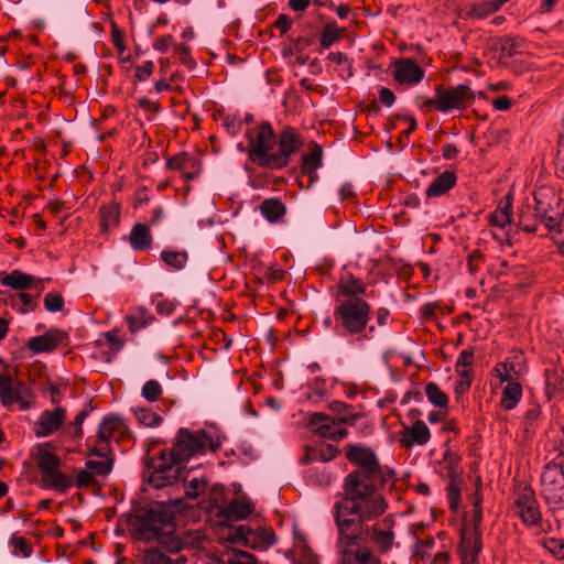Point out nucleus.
<instances>
[{
  "label": "nucleus",
  "instance_id": "6ab92c4d",
  "mask_svg": "<svg viewBox=\"0 0 564 564\" xmlns=\"http://www.w3.org/2000/svg\"><path fill=\"white\" fill-rule=\"evenodd\" d=\"M310 423L315 427V431L323 437L334 441H340L347 435V431L339 422H336L330 416L322 413H314L311 416Z\"/></svg>",
  "mask_w": 564,
  "mask_h": 564
},
{
  "label": "nucleus",
  "instance_id": "20e7f679",
  "mask_svg": "<svg viewBox=\"0 0 564 564\" xmlns=\"http://www.w3.org/2000/svg\"><path fill=\"white\" fill-rule=\"evenodd\" d=\"M543 192L534 194L533 214L536 223H530V214L522 212L519 216V224L527 232H536L543 226L546 234L558 247L561 253L564 254V221H558V213L551 208L550 204L544 200Z\"/></svg>",
  "mask_w": 564,
  "mask_h": 564
},
{
  "label": "nucleus",
  "instance_id": "2f4dec72",
  "mask_svg": "<svg viewBox=\"0 0 564 564\" xmlns=\"http://www.w3.org/2000/svg\"><path fill=\"white\" fill-rule=\"evenodd\" d=\"M42 480L47 487L61 492H65L73 486L72 479L59 470V466L42 473Z\"/></svg>",
  "mask_w": 564,
  "mask_h": 564
},
{
  "label": "nucleus",
  "instance_id": "f704fd0d",
  "mask_svg": "<svg viewBox=\"0 0 564 564\" xmlns=\"http://www.w3.org/2000/svg\"><path fill=\"white\" fill-rule=\"evenodd\" d=\"M522 397V387L519 382L510 381L503 388L502 398H501V406L510 411L519 403Z\"/></svg>",
  "mask_w": 564,
  "mask_h": 564
},
{
  "label": "nucleus",
  "instance_id": "c756f323",
  "mask_svg": "<svg viewBox=\"0 0 564 564\" xmlns=\"http://www.w3.org/2000/svg\"><path fill=\"white\" fill-rule=\"evenodd\" d=\"M154 319V315L144 307H137L124 317L131 333H135L148 327Z\"/></svg>",
  "mask_w": 564,
  "mask_h": 564
},
{
  "label": "nucleus",
  "instance_id": "69168bd1",
  "mask_svg": "<svg viewBox=\"0 0 564 564\" xmlns=\"http://www.w3.org/2000/svg\"><path fill=\"white\" fill-rule=\"evenodd\" d=\"M275 26L282 32V33H285L288 32L291 26H292V21L291 19L285 15V14H281L279 15V18L276 19L275 21Z\"/></svg>",
  "mask_w": 564,
  "mask_h": 564
},
{
  "label": "nucleus",
  "instance_id": "8fccbe9b",
  "mask_svg": "<svg viewBox=\"0 0 564 564\" xmlns=\"http://www.w3.org/2000/svg\"><path fill=\"white\" fill-rule=\"evenodd\" d=\"M492 45L500 48L501 58L511 57L516 53L513 40L510 37H501L494 41Z\"/></svg>",
  "mask_w": 564,
  "mask_h": 564
},
{
  "label": "nucleus",
  "instance_id": "c03bdc74",
  "mask_svg": "<svg viewBox=\"0 0 564 564\" xmlns=\"http://www.w3.org/2000/svg\"><path fill=\"white\" fill-rule=\"evenodd\" d=\"M340 32L341 30L335 23L326 24L321 34V45L328 48L338 41Z\"/></svg>",
  "mask_w": 564,
  "mask_h": 564
},
{
  "label": "nucleus",
  "instance_id": "f8f14e48",
  "mask_svg": "<svg viewBox=\"0 0 564 564\" xmlns=\"http://www.w3.org/2000/svg\"><path fill=\"white\" fill-rule=\"evenodd\" d=\"M514 510L527 525L539 524L542 520L534 491L528 486L517 489L514 494Z\"/></svg>",
  "mask_w": 564,
  "mask_h": 564
},
{
  "label": "nucleus",
  "instance_id": "3c124183",
  "mask_svg": "<svg viewBox=\"0 0 564 564\" xmlns=\"http://www.w3.org/2000/svg\"><path fill=\"white\" fill-rule=\"evenodd\" d=\"M494 372L501 382L509 383L510 381H514L511 377V372H514V366L511 362H499L494 368Z\"/></svg>",
  "mask_w": 564,
  "mask_h": 564
},
{
  "label": "nucleus",
  "instance_id": "f03ea898",
  "mask_svg": "<svg viewBox=\"0 0 564 564\" xmlns=\"http://www.w3.org/2000/svg\"><path fill=\"white\" fill-rule=\"evenodd\" d=\"M173 510L162 503L152 505L140 522V529L148 540H155L159 546L170 553H180L195 547L202 540L197 531L175 530Z\"/></svg>",
  "mask_w": 564,
  "mask_h": 564
},
{
  "label": "nucleus",
  "instance_id": "39448f33",
  "mask_svg": "<svg viewBox=\"0 0 564 564\" xmlns=\"http://www.w3.org/2000/svg\"><path fill=\"white\" fill-rule=\"evenodd\" d=\"M370 316L371 306L364 297H338L334 318L343 334L360 336L366 330Z\"/></svg>",
  "mask_w": 564,
  "mask_h": 564
},
{
  "label": "nucleus",
  "instance_id": "473e14b6",
  "mask_svg": "<svg viewBox=\"0 0 564 564\" xmlns=\"http://www.w3.org/2000/svg\"><path fill=\"white\" fill-rule=\"evenodd\" d=\"M34 457L41 474L56 466H61V459L57 455L48 451L47 444L39 445L35 449Z\"/></svg>",
  "mask_w": 564,
  "mask_h": 564
},
{
  "label": "nucleus",
  "instance_id": "de8ad7c7",
  "mask_svg": "<svg viewBox=\"0 0 564 564\" xmlns=\"http://www.w3.org/2000/svg\"><path fill=\"white\" fill-rule=\"evenodd\" d=\"M474 362V350L464 349L456 361V372H468L471 373V365Z\"/></svg>",
  "mask_w": 564,
  "mask_h": 564
},
{
  "label": "nucleus",
  "instance_id": "09e8293b",
  "mask_svg": "<svg viewBox=\"0 0 564 564\" xmlns=\"http://www.w3.org/2000/svg\"><path fill=\"white\" fill-rule=\"evenodd\" d=\"M162 393V387L156 380H149L142 387V397L150 401H156Z\"/></svg>",
  "mask_w": 564,
  "mask_h": 564
},
{
  "label": "nucleus",
  "instance_id": "dca6fc26",
  "mask_svg": "<svg viewBox=\"0 0 564 564\" xmlns=\"http://www.w3.org/2000/svg\"><path fill=\"white\" fill-rule=\"evenodd\" d=\"M66 419V410L56 406L52 410H44L34 423V433L37 437H46L55 433Z\"/></svg>",
  "mask_w": 564,
  "mask_h": 564
},
{
  "label": "nucleus",
  "instance_id": "e2e57ef3",
  "mask_svg": "<svg viewBox=\"0 0 564 564\" xmlns=\"http://www.w3.org/2000/svg\"><path fill=\"white\" fill-rule=\"evenodd\" d=\"M172 43H173V36L170 34L164 35L162 37L155 39V41L153 43V48L161 53H165Z\"/></svg>",
  "mask_w": 564,
  "mask_h": 564
},
{
  "label": "nucleus",
  "instance_id": "393cba45",
  "mask_svg": "<svg viewBox=\"0 0 564 564\" xmlns=\"http://www.w3.org/2000/svg\"><path fill=\"white\" fill-rule=\"evenodd\" d=\"M253 511V505L245 497L234 499L221 511L226 520L238 521L246 519Z\"/></svg>",
  "mask_w": 564,
  "mask_h": 564
},
{
  "label": "nucleus",
  "instance_id": "338daca9",
  "mask_svg": "<svg viewBox=\"0 0 564 564\" xmlns=\"http://www.w3.org/2000/svg\"><path fill=\"white\" fill-rule=\"evenodd\" d=\"M495 109L505 111L511 107V100L507 96H500L492 101Z\"/></svg>",
  "mask_w": 564,
  "mask_h": 564
},
{
  "label": "nucleus",
  "instance_id": "a18cd8bd",
  "mask_svg": "<svg viewBox=\"0 0 564 564\" xmlns=\"http://www.w3.org/2000/svg\"><path fill=\"white\" fill-rule=\"evenodd\" d=\"M562 388V381L555 370L545 371V393L549 398L554 397L560 392Z\"/></svg>",
  "mask_w": 564,
  "mask_h": 564
},
{
  "label": "nucleus",
  "instance_id": "a19ab883",
  "mask_svg": "<svg viewBox=\"0 0 564 564\" xmlns=\"http://www.w3.org/2000/svg\"><path fill=\"white\" fill-rule=\"evenodd\" d=\"M207 480L204 477H189L184 479L185 492L188 498H197L206 489Z\"/></svg>",
  "mask_w": 564,
  "mask_h": 564
},
{
  "label": "nucleus",
  "instance_id": "bb28decb",
  "mask_svg": "<svg viewBox=\"0 0 564 564\" xmlns=\"http://www.w3.org/2000/svg\"><path fill=\"white\" fill-rule=\"evenodd\" d=\"M456 175L452 171H445L435 177L427 186L425 194L429 198L446 194L455 184Z\"/></svg>",
  "mask_w": 564,
  "mask_h": 564
},
{
  "label": "nucleus",
  "instance_id": "b1692460",
  "mask_svg": "<svg viewBox=\"0 0 564 564\" xmlns=\"http://www.w3.org/2000/svg\"><path fill=\"white\" fill-rule=\"evenodd\" d=\"M85 467L93 471L95 476L108 475L113 467V457L111 452L100 455L96 452V445H94L90 457L85 463Z\"/></svg>",
  "mask_w": 564,
  "mask_h": 564
},
{
  "label": "nucleus",
  "instance_id": "5701e85b",
  "mask_svg": "<svg viewBox=\"0 0 564 564\" xmlns=\"http://www.w3.org/2000/svg\"><path fill=\"white\" fill-rule=\"evenodd\" d=\"M481 550V539L476 535H462L459 545L460 564H478V554Z\"/></svg>",
  "mask_w": 564,
  "mask_h": 564
},
{
  "label": "nucleus",
  "instance_id": "6e6552de",
  "mask_svg": "<svg viewBox=\"0 0 564 564\" xmlns=\"http://www.w3.org/2000/svg\"><path fill=\"white\" fill-rule=\"evenodd\" d=\"M0 402L6 408L18 402L21 410H29L34 405V394L25 382L15 380L10 372H2L0 373Z\"/></svg>",
  "mask_w": 564,
  "mask_h": 564
},
{
  "label": "nucleus",
  "instance_id": "5fc2aeb1",
  "mask_svg": "<svg viewBox=\"0 0 564 564\" xmlns=\"http://www.w3.org/2000/svg\"><path fill=\"white\" fill-rule=\"evenodd\" d=\"M193 163V159L186 154H178L172 158L167 165L173 170H182Z\"/></svg>",
  "mask_w": 564,
  "mask_h": 564
},
{
  "label": "nucleus",
  "instance_id": "c85d7f7f",
  "mask_svg": "<svg viewBox=\"0 0 564 564\" xmlns=\"http://www.w3.org/2000/svg\"><path fill=\"white\" fill-rule=\"evenodd\" d=\"M509 0H484L474 3L465 13V19H486L497 12Z\"/></svg>",
  "mask_w": 564,
  "mask_h": 564
},
{
  "label": "nucleus",
  "instance_id": "aec40b11",
  "mask_svg": "<svg viewBox=\"0 0 564 564\" xmlns=\"http://www.w3.org/2000/svg\"><path fill=\"white\" fill-rule=\"evenodd\" d=\"M63 340V334L59 330L50 329L43 335L31 337L28 343V349L34 354L50 352L54 350Z\"/></svg>",
  "mask_w": 564,
  "mask_h": 564
},
{
  "label": "nucleus",
  "instance_id": "7ed1b4c3",
  "mask_svg": "<svg viewBox=\"0 0 564 564\" xmlns=\"http://www.w3.org/2000/svg\"><path fill=\"white\" fill-rule=\"evenodd\" d=\"M388 479V476L351 471L344 480L345 498L341 502L349 505L361 521H373L388 508L386 499L377 490L378 486Z\"/></svg>",
  "mask_w": 564,
  "mask_h": 564
},
{
  "label": "nucleus",
  "instance_id": "680f3d73",
  "mask_svg": "<svg viewBox=\"0 0 564 564\" xmlns=\"http://www.w3.org/2000/svg\"><path fill=\"white\" fill-rule=\"evenodd\" d=\"M481 520H482V508H478V507L474 508L471 519H470L474 530L469 535L477 534V536H480L479 525L481 523Z\"/></svg>",
  "mask_w": 564,
  "mask_h": 564
},
{
  "label": "nucleus",
  "instance_id": "1a4fd4ad",
  "mask_svg": "<svg viewBox=\"0 0 564 564\" xmlns=\"http://www.w3.org/2000/svg\"><path fill=\"white\" fill-rule=\"evenodd\" d=\"M130 431L122 416L110 414L102 419L97 432V440L95 442L96 452L105 455L111 452L110 442L115 440L119 442L129 437Z\"/></svg>",
  "mask_w": 564,
  "mask_h": 564
},
{
  "label": "nucleus",
  "instance_id": "49530a36",
  "mask_svg": "<svg viewBox=\"0 0 564 564\" xmlns=\"http://www.w3.org/2000/svg\"><path fill=\"white\" fill-rule=\"evenodd\" d=\"M444 464L447 469V476L451 478L453 486L455 481H459L460 469L458 467V458L447 452L444 456Z\"/></svg>",
  "mask_w": 564,
  "mask_h": 564
},
{
  "label": "nucleus",
  "instance_id": "37998d69",
  "mask_svg": "<svg viewBox=\"0 0 564 564\" xmlns=\"http://www.w3.org/2000/svg\"><path fill=\"white\" fill-rule=\"evenodd\" d=\"M161 259L171 268L182 270L185 268L188 256L184 251H163Z\"/></svg>",
  "mask_w": 564,
  "mask_h": 564
},
{
  "label": "nucleus",
  "instance_id": "ddd939ff",
  "mask_svg": "<svg viewBox=\"0 0 564 564\" xmlns=\"http://www.w3.org/2000/svg\"><path fill=\"white\" fill-rule=\"evenodd\" d=\"M346 456L351 463L359 467L356 471H364L366 475L388 476V478H392L393 476L392 470H383L381 468L377 456L368 447L350 445L347 448Z\"/></svg>",
  "mask_w": 564,
  "mask_h": 564
},
{
  "label": "nucleus",
  "instance_id": "864d4df0",
  "mask_svg": "<svg viewBox=\"0 0 564 564\" xmlns=\"http://www.w3.org/2000/svg\"><path fill=\"white\" fill-rule=\"evenodd\" d=\"M459 376V380L455 384V393L457 395L464 394L469 390L471 384V373L468 372H457Z\"/></svg>",
  "mask_w": 564,
  "mask_h": 564
},
{
  "label": "nucleus",
  "instance_id": "4be33fe9",
  "mask_svg": "<svg viewBox=\"0 0 564 564\" xmlns=\"http://www.w3.org/2000/svg\"><path fill=\"white\" fill-rule=\"evenodd\" d=\"M339 564H381L380 560L367 547H348L339 551Z\"/></svg>",
  "mask_w": 564,
  "mask_h": 564
},
{
  "label": "nucleus",
  "instance_id": "423d86ee",
  "mask_svg": "<svg viewBox=\"0 0 564 564\" xmlns=\"http://www.w3.org/2000/svg\"><path fill=\"white\" fill-rule=\"evenodd\" d=\"M218 446L204 431L192 432L187 429H180L171 452L172 460L182 464L194 456L204 454L207 449L215 452Z\"/></svg>",
  "mask_w": 564,
  "mask_h": 564
},
{
  "label": "nucleus",
  "instance_id": "2eb2a0df",
  "mask_svg": "<svg viewBox=\"0 0 564 564\" xmlns=\"http://www.w3.org/2000/svg\"><path fill=\"white\" fill-rule=\"evenodd\" d=\"M232 540H243L246 546L254 550H267L276 542L274 533L268 529L253 531L245 525L237 528Z\"/></svg>",
  "mask_w": 564,
  "mask_h": 564
},
{
  "label": "nucleus",
  "instance_id": "4468645a",
  "mask_svg": "<svg viewBox=\"0 0 564 564\" xmlns=\"http://www.w3.org/2000/svg\"><path fill=\"white\" fill-rule=\"evenodd\" d=\"M180 464L175 463V460L169 463L166 457L162 455L154 462L153 469L148 476V481L152 487L160 489L172 485L180 477Z\"/></svg>",
  "mask_w": 564,
  "mask_h": 564
},
{
  "label": "nucleus",
  "instance_id": "79ce46f5",
  "mask_svg": "<svg viewBox=\"0 0 564 564\" xmlns=\"http://www.w3.org/2000/svg\"><path fill=\"white\" fill-rule=\"evenodd\" d=\"M137 421L145 427H156L161 424L162 417L147 408H139L134 411Z\"/></svg>",
  "mask_w": 564,
  "mask_h": 564
},
{
  "label": "nucleus",
  "instance_id": "4c0bfd02",
  "mask_svg": "<svg viewBox=\"0 0 564 564\" xmlns=\"http://www.w3.org/2000/svg\"><path fill=\"white\" fill-rule=\"evenodd\" d=\"M336 448L332 445H321L317 447L308 448L305 457L302 459L303 463L314 462H329L336 456Z\"/></svg>",
  "mask_w": 564,
  "mask_h": 564
},
{
  "label": "nucleus",
  "instance_id": "9d476101",
  "mask_svg": "<svg viewBox=\"0 0 564 564\" xmlns=\"http://www.w3.org/2000/svg\"><path fill=\"white\" fill-rule=\"evenodd\" d=\"M435 93H440V104L443 113L452 110H464L475 100V93L465 84L449 88L438 85L435 87Z\"/></svg>",
  "mask_w": 564,
  "mask_h": 564
},
{
  "label": "nucleus",
  "instance_id": "603ef678",
  "mask_svg": "<svg viewBox=\"0 0 564 564\" xmlns=\"http://www.w3.org/2000/svg\"><path fill=\"white\" fill-rule=\"evenodd\" d=\"M64 299L61 294L47 293L44 297V307L48 312H59L63 308Z\"/></svg>",
  "mask_w": 564,
  "mask_h": 564
},
{
  "label": "nucleus",
  "instance_id": "7c9ffc66",
  "mask_svg": "<svg viewBox=\"0 0 564 564\" xmlns=\"http://www.w3.org/2000/svg\"><path fill=\"white\" fill-rule=\"evenodd\" d=\"M160 547H150L144 552L142 564H187L183 555L172 557L166 555Z\"/></svg>",
  "mask_w": 564,
  "mask_h": 564
},
{
  "label": "nucleus",
  "instance_id": "72a5a7b5",
  "mask_svg": "<svg viewBox=\"0 0 564 564\" xmlns=\"http://www.w3.org/2000/svg\"><path fill=\"white\" fill-rule=\"evenodd\" d=\"M260 212L268 221L275 223L284 216L286 208L280 199L269 198L262 202Z\"/></svg>",
  "mask_w": 564,
  "mask_h": 564
},
{
  "label": "nucleus",
  "instance_id": "f3484780",
  "mask_svg": "<svg viewBox=\"0 0 564 564\" xmlns=\"http://www.w3.org/2000/svg\"><path fill=\"white\" fill-rule=\"evenodd\" d=\"M424 69L413 59L403 58L394 63L393 77L406 86H415L424 78Z\"/></svg>",
  "mask_w": 564,
  "mask_h": 564
},
{
  "label": "nucleus",
  "instance_id": "774afa93",
  "mask_svg": "<svg viewBox=\"0 0 564 564\" xmlns=\"http://www.w3.org/2000/svg\"><path fill=\"white\" fill-rule=\"evenodd\" d=\"M442 154L446 160H453L458 154V149L453 143L444 144L442 148Z\"/></svg>",
  "mask_w": 564,
  "mask_h": 564
},
{
  "label": "nucleus",
  "instance_id": "13d9d810",
  "mask_svg": "<svg viewBox=\"0 0 564 564\" xmlns=\"http://www.w3.org/2000/svg\"><path fill=\"white\" fill-rule=\"evenodd\" d=\"M88 414H89L88 409H83L77 413V415L73 422L75 437L80 438L83 436L82 425H83L84 421L86 420V417L88 416Z\"/></svg>",
  "mask_w": 564,
  "mask_h": 564
},
{
  "label": "nucleus",
  "instance_id": "0eeeda50",
  "mask_svg": "<svg viewBox=\"0 0 564 564\" xmlns=\"http://www.w3.org/2000/svg\"><path fill=\"white\" fill-rule=\"evenodd\" d=\"M335 521L338 530L337 552L355 546L359 533L365 532L367 521H361L352 508L341 501L335 505Z\"/></svg>",
  "mask_w": 564,
  "mask_h": 564
},
{
  "label": "nucleus",
  "instance_id": "0e129e2a",
  "mask_svg": "<svg viewBox=\"0 0 564 564\" xmlns=\"http://www.w3.org/2000/svg\"><path fill=\"white\" fill-rule=\"evenodd\" d=\"M379 100L388 106V107H391L394 101H395V96L393 94V91L389 88H386V87H382L380 90H379Z\"/></svg>",
  "mask_w": 564,
  "mask_h": 564
},
{
  "label": "nucleus",
  "instance_id": "f257e3e1",
  "mask_svg": "<svg viewBox=\"0 0 564 564\" xmlns=\"http://www.w3.org/2000/svg\"><path fill=\"white\" fill-rule=\"evenodd\" d=\"M248 154L259 166L282 169L302 147V140L291 127H284L276 138L270 123L262 122L248 132Z\"/></svg>",
  "mask_w": 564,
  "mask_h": 564
},
{
  "label": "nucleus",
  "instance_id": "6e6d98bb",
  "mask_svg": "<svg viewBox=\"0 0 564 564\" xmlns=\"http://www.w3.org/2000/svg\"><path fill=\"white\" fill-rule=\"evenodd\" d=\"M95 477L93 471L85 467L77 473L76 485L77 487H87L94 482Z\"/></svg>",
  "mask_w": 564,
  "mask_h": 564
},
{
  "label": "nucleus",
  "instance_id": "cd10ccee",
  "mask_svg": "<svg viewBox=\"0 0 564 564\" xmlns=\"http://www.w3.org/2000/svg\"><path fill=\"white\" fill-rule=\"evenodd\" d=\"M128 241L134 251H143L151 247L153 239L148 226L135 224L130 231Z\"/></svg>",
  "mask_w": 564,
  "mask_h": 564
},
{
  "label": "nucleus",
  "instance_id": "bf43d9fd",
  "mask_svg": "<svg viewBox=\"0 0 564 564\" xmlns=\"http://www.w3.org/2000/svg\"><path fill=\"white\" fill-rule=\"evenodd\" d=\"M154 64L152 61L144 62L141 66L137 67L135 77L143 82L147 80L153 73Z\"/></svg>",
  "mask_w": 564,
  "mask_h": 564
},
{
  "label": "nucleus",
  "instance_id": "052dcab7",
  "mask_svg": "<svg viewBox=\"0 0 564 564\" xmlns=\"http://www.w3.org/2000/svg\"><path fill=\"white\" fill-rule=\"evenodd\" d=\"M545 547L554 554V556L558 558H564V543L555 540L550 539L545 542Z\"/></svg>",
  "mask_w": 564,
  "mask_h": 564
},
{
  "label": "nucleus",
  "instance_id": "ea45409f",
  "mask_svg": "<svg viewBox=\"0 0 564 564\" xmlns=\"http://www.w3.org/2000/svg\"><path fill=\"white\" fill-rule=\"evenodd\" d=\"M425 394L427 400L435 406L442 409H445L447 406L448 398L446 393L443 392L436 383L429 382L425 386Z\"/></svg>",
  "mask_w": 564,
  "mask_h": 564
},
{
  "label": "nucleus",
  "instance_id": "c9c22d12",
  "mask_svg": "<svg viewBox=\"0 0 564 564\" xmlns=\"http://www.w3.org/2000/svg\"><path fill=\"white\" fill-rule=\"evenodd\" d=\"M100 226L104 230L117 227L120 221V205L118 203H110L100 208Z\"/></svg>",
  "mask_w": 564,
  "mask_h": 564
},
{
  "label": "nucleus",
  "instance_id": "9b49d317",
  "mask_svg": "<svg viewBox=\"0 0 564 564\" xmlns=\"http://www.w3.org/2000/svg\"><path fill=\"white\" fill-rule=\"evenodd\" d=\"M395 518L393 514H387L381 520L376 521L372 525L365 527V534L377 549L382 552H389L394 543Z\"/></svg>",
  "mask_w": 564,
  "mask_h": 564
},
{
  "label": "nucleus",
  "instance_id": "e433bc0d",
  "mask_svg": "<svg viewBox=\"0 0 564 564\" xmlns=\"http://www.w3.org/2000/svg\"><path fill=\"white\" fill-rule=\"evenodd\" d=\"M323 148L314 143L312 150L302 156V170L313 174L322 166Z\"/></svg>",
  "mask_w": 564,
  "mask_h": 564
},
{
  "label": "nucleus",
  "instance_id": "a878e982",
  "mask_svg": "<svg viewBox=\"0 0 564 564\" xmlns=\"http://www.w3.org/2000/svg\"><path fill=\"white\" fill-rule=\"evenodd\" d=\"M366 290L364 281L351 274L341 276L338 282V293L343 299L361 297L366 294Z\"/></svg>",
  "mask_w": 564,
  "mask_h": 564
},
{
  "label": "nucleus",
  "instance_id": "4d7b16f0",
  "mask_svg": "<svg viewBox=\"0 0 564 564\" xmlns=\"http://www.w3.org/2000/svg\"><path fill=\"white\" fill-rule=\"evenodd\" d=\"M510 221L511 215L507 214V212H495L490 215V223L496 227L505 228Z\"/></svg>",
  "mask_w": 564,
  "mask_h": 564
},
{
  "label": "nucleus",
  "instance_id": "412c9836",
  "mask_svg": "<svg viewBox=\"0 0 564 564\" xmlns=\"http://www.w3.org/2000/svg\"><path fill=\"white\" fill-rule=\"evenodd\" d=\"M431 438L427 425L423 421H416L411 427L405 429L400 437L402 446L409 448L413 445H425Z\"/></svg>",
  "mask_w": 564,
  "mask_h": 564
},
{
  "label": "nucleus",
  "instance_id": "a211bd4d",
  "mask_svg": "<svg viewBox=\"0 0 564 564\" xmlns=\"http://www.w3.org/2000/svg\"><path fill=\"white\" fill-rule=\"evenodd\" d=\"M43 279L35 278L21 270H13L10 273H2L0 276V284L17 291H24L29 289H36L39 294L43 291Z\"/></svg>",
  "mask_w": 564,
  "mask_h": 564
},
{
  "label": "nucleus",
  "instance_id": "58836bf2",
  "mask_svg": "<svg viewBox=\"0 0 564 564\" xmlns=\"http://www.w3.org/2000/svg\"><path fill=\"white\" fill-rule=\"evenodd\" d=\"M221 563L223 564H258L257 558L254 555L241 551V550H231L226 552L221 556Z\"/></svg>",
  "mask_w": 564,
  "mask_h": 564
}]
</instances>
